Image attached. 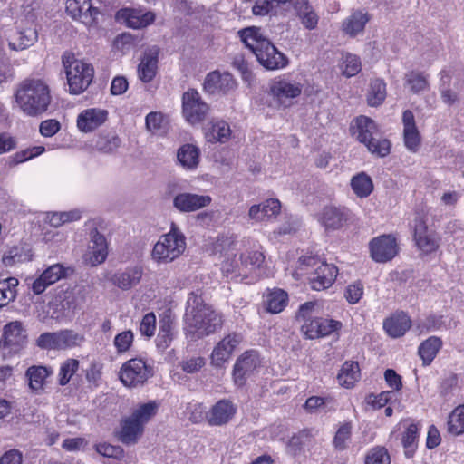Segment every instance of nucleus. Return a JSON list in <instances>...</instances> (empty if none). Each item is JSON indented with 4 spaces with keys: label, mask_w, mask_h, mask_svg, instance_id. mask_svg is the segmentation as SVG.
I'll return each instance as SVG.
<instances>
[{
    "label": "nucleus",
    "mask_w": 464,
    "mask_h": 464,
    "mask_svg": "<svg viewBox=\"0 0 464 464\" xmlns=\"http://www.w3.org/2000/svg\"><path fill=\"white\" fill-rule=\"evenodd\" d=\"M235 245L231 237H218L213 246V254L218 255L219 258H224L221 269L227 277L246 279L249 275L261 266L265 256L262 252L253 250L241 254L240 257L237 259Z\"/></svg>",
    "instance_id": "obj_1"
},
{
    "label": "nucleus",
    "mask_w": 464,
    "mask_h": 464,
    "mask_svg": "<svg viewBox=\"0 0 464 464\" xmlns=\"http://www.w3.org/2000/svg\"><path fill=\"white\" fill-rule=\"evenodd\" d=\"M52 102L51 89L39 78H27L17 84L13 107L27 117H40Z\"/></svg>",
    "instance_id": "obj_2"
},
{
    "label": "nucleus",
    "mask_w": 464,
    "mask_h": 464,
    "mask_svg": "<svg viewBox=\"0 0 464 464\" xmlns=\"http://www.w3.org/2000/svg\"><path fill=\"white\" fill-rule=\"evenodd\" d=\"M186 330L198 338L208 335L221 328L222 316L204 303L201 294L192 292L187 300Z\"/></svg>",
    "instance_id": "obj_3"
},
{
    "label": "nucleus",
    "mask_w": 464,
    "mask_h": 464,
    "mask_svg": "<svg viewBox=\"0 0 464 464\" xmlns=\"http://www.w3.org/2000/svg\"><path fill=\"white\" fill-rule=\"evenodd\" d=\"M187 247L186 237L172 223L168 233L160 237L154 244L150 256L157 265H168L183 255Z\"/></svg>",
    "instance_id": "obj_4"
},
{
    "label": "nucleus",
    "mask_w": 464,
    "mask_h": 464,
    "mask_svg": "<svg viewBox=\"0 0 464 464\" xmlns=\"http://www.w3.org/2000/svg\"><path fill=\"white\" fill-rule=\"evenodd\" d=\"M299 264L300 272H296V275L308 274L311 288L315 291L329 288L338 275V268L334 265L328 264L318 256H302L299 259Z\"/></svg>",
    "instance_id": "obj_5"
},
{
    "label": "nucleus",
    "mask_w": 464,
    "mask_h": 464,
    "mask_svg": "<svg viewBox=\"0 0 464 464\" xmlns=\"http://www.w3.org/2000/svg\"><path fill=\"white\" fill-rule=\"evenodd\" d=\"M351 131L356 140L364 144L372 154L385 157L390 153V140L377 137L378 127L371 118L363 115L357 117L352 123Z\"/></svg>",
    "instance_id": "obj_6"
},
{
    "label": "nucleus",
    "mask_w": 464,
    "mask_h": 464,
    "mask_svg": "<svg viewBox=\"0 0 464 464\" xmlns=\"http://www.w3.org/2000/svg\"><path fill=\"white\" fill-rule=\"evenodd\" d=\"M63 63L70 93L77 95L83 92L92 81V66L82 60L74 58L72 54L63 55Z\"/></svg>",
    "instance_id": "obj_7"
},
{
    "label": "nucleus",
    "mask_w": 464,
    "mask_h": 464,
    "mask_svg": "<svg viewBox=\"0 0 464 464\" xmlns=\"http://www.w3.org/2000/svg\"><path fill=\"white\" fill-rule=\"evenodd\" d=\"M153 376V369L141 358H132L125 362L120 369L119 377L125 387L142 386Z\"/></svg>",
    "instance_id": "obj_8"
},
{
    "label": "nucleus",
    "mask_w": 464,
    "mask_h": 464,
    "mask_svg": "<svg viewBox=\"0 0 464 464\" xmlns=\"http://www.w3.org/2000/svg\"><path fill=\"white\" fill-rule=\"evenodd\" d=\"M260 366L261 360L256 351L245 352L234 364L233 380L235 384L238 387L244 386L247 379L258 372Z\"/></svg>",
    "instance_id": "obj_9"
},
{
    "label": "nucleus",
    "mask_w": 464,
    "mask_h": 464,
    "mask_svg": "<svg viewBox=\"0 0 464 464\" xmlns=\"http://www.w3.org/2000/svg\"><path fill=\"white\" fill-rule=\"evenodd\" d=\"M303 90V84L292 78L276 79L270 85V92L274 99L283 107H288Z\"/></svg>",
    "instance_id": "obj_10"
},
{
    "label": "nucleus",
    "mask_w": 464,
    "mask_h": 464,
    "mask_svg": "<svg viewBox=\"0 0 464 464\" xmlns=\"http://www.w3.org/2000/svg\"><path fill=\"white\" fill-rule=\"evenodd\" d=\"M65 11L73 20L80 21L88 27H95L101 11L91 0H67Z\"/></svg>",
    "instance_id": "obj_11"
},
{
    "label": "nucleus",
    "mask_w": 464,
    "mask_h": 464,
    "mask_svg": "<svg viewBox=\"0 0 464 464\" xmlns=\"http://www.w3.org/2000/svg\"><path fill=\"white\" fill-rule=\"evenodd\" d=\"M183 115L190 124L202 121L208 111V105L204 102L196 90H188L182 97Z\"/></svg>",
    "instance_id": "obj_12"
},
{
    "label": "nucleus",
    "mask_w": 464,
    "mask_h": 464,
    "mask_svg": "<svg viewBox=\"0 0 464 464\" xmlns=\"http://www.w3.org/2000/svg\"><path fill=\"white\" fill-rule=\"evenodd\" d=\"M108 256V243L105 237L97 229L90 233V241L83 256L86 264L96 266L105 262Z\"/></svg>",
    "instance_id": "obj_13"
},
{
    "label": "nucleus",
    "mask_w": 464,
    "mask_h": 464,
    "mask_svg": "<svg viewBox=\"0 0 464 464\" xmlns=\"http://www.w3.org/2000/svg\"><path fill=\"white\" fill-rule=\"evenodd\" d=\"M370 250L374 261L383 263L392 260L398 254V244L393 236L382 235L370 242Z\"/></svg>",
    "instance_id": "obj_14"
},
{
    "label": "nucleus",
    "mask_w": 464,
    "mask_h": 464,
    "mask_svg": "<svg viewBox=\"0 0 464 464\" xmlns=\"http://www.w3.org/2000/svg\"><path fill=\"white\" fill-rule=\"evenodd\" d=\"M243 337L240 334L232 333L226 335L214 347L211 355V364L215 367L223 366L228 360L235 349L242 342Z\"/></svg>",
    "instance_id": "obj_15"
},
{
    "label": "nucleus",
    "mask_w": 464,
    "mask_h": 464,
    "mask_svg": "<svg viewBox=\"0 0 464 464\" xmlns=\"http://www.w3.org/2000/svg\"><path fill=\"white\" fill-rule=\"evenodd\" d=\"M413 237L416 246L423 254L432 253L439 247L437 238L428 231L427 220L420 214L414 219Z\"/></svg>",
    "instance_id": "obj_16"
},
{
    "label": "nucleus",
    "mask_w": 464,
    "mask_h": 464,
    "mask_svg": "<svg viewBox=\"0 0 464 464\" xmlns=\"http://www.w3.org/2000/svg\"><path fill=\"white\" fill-rule=\"evenodd\" d=\"M119 22L133 29L145 28L154 23L156 15L151 11L137 8H122L116 14Z\"/></svg>",
    "instance_id": "obj_17"
},
{
    "label": "nucleus",
    "mask_w": 464,
    "mask_h": 464,
    "mask_svg": "<svg viewBox=\"0 0 464 464\" xmlns=\"http://www.w3.org/2000/svg\"><path fill=\"white\" fill-rule=\"evenodd\" d=\"M109 112L102 108H88L82 111L76 120V126L81 132L90 133L102 126L108 120Z\"/></svg>",
    "instance_id": "obj_18"
},
{
    "label": "nucleus",
    "mask_w": 464,
    "mask_h": 464,
    "mask_svg": "<svg viewBox=\"0 0 464 464\" xmlns=\"http://www.w3.org/2000/svg\"><path fill=\"white\" fill-rule=\"evenodd\" d=\"M341 328L340 321L330 318H314L302 325V330L308 339L328 336Z\"/></svg>",
    "instance_id": "obj_19"
},
{
    "label": "nucleus",
    "mask_w": 464,
    "mask_h": 464,
    "mask_svg": "<svg viewBox=\"0 0 464 464\" xmlns=\"http://www.w3.org/2000/svg\"><path fill=\"white\" fill-rule=\"evenodd\" d=\"M281 210V203L276 198H268L259 204H255L248 210L251 222L266 224L272 221Z\"/></svg>",
    "instance_id": "obj_20"
},
{
    "label": "nucleus",
    "mask_w": 464,
    "mask_h": 464,
    "mask_svg": "<svg viewBox=\"0 0 464 464\" xmlns=\"http://www.w3.org/2000/svg\"><path fill=\"white\" fill-rule=\"evenodd\" d=\"M26 330L20 321H13L4 326L1 344L8 347L10 352H17L26 343Z\"/></svg>",
    "instance_id": "obj_21"
},
{
    "label": "nucleus",
    "mask_w": 464,
    "mask_h": 464,
    "mask_svg": "<svg viewBox=\"0 0 464 464\" xmlns=\"http://www.w3.org/2000/svg\"><path fill=\"white\" fill-rule=\"evenodd\" d=\"M264 44V47L258 49L255 53L261 65L267 70H278L287 65L288 59L286 56L280 53L270 41Z\"/></svg>",
    "instance_id": "obj_22"
},
{
    "label": "nucleus",
    "mask_w": 464,
    "mask_h": 464,
    "mask_svg": "<svg viewBox=\"0 0 464 464\" xmlns=\"http://www.w3.org/2000/svg\"><path fill=\"white\" fill-rule=\"evenodd\" d=\"M69 268L62 264H54L48 266L34 281L32 283V291L35 295L43 294L51 285L66 277Z\"/></svg>",
    "instance_id": "obj_23"
},
{
    "label": "nucleus",
    "mask_w": 464,
    "mask_h": 464,
    "mask_svg": "<svg viewBox=\"0 0 464 464\" xmlns=\"http://www.w3.org/2000/svg\"><path fill=\"white\" fill-rule=\"evenodd\" d=\"M210 203L211 198L208 195L182 192L173 198L174 208L183 213L195 212L208 207Z\"/></svg>",
    "instance_id": "obj_24"
},
{
    "label": "nucleus",
    "mask_w": 464,
    "mask_h": 464,
    "mask_svg": "<svg viewBox=\"0 0 464 464\" xmlns=\"http://www.w3.org/2000/svg\"><path fill=\"white\" fill-rule=\"evenodd\" d=\"M236 82L231 73L214 71L209 72L204 82V89L208 93H227L235 89Z\"/></svg>",
    "instance_id": "obj_25"
},
{
    "label": "nucleus",
    "mask_w": 464,
    "mask_h": 464,
    "mask_svg": "<svg viewBox=\"0 0 464 464\" xmlns=\"http://www.w3.org/2000/svg\"><path fill=\"white\" fill-rule=\"evenodd\" d=\"M403 141L408 150L417 152L420 145V134L416 126L413 112L406 110L402 114Z\"/></svg>",
    "instance_id": "obj_26"
},
{
    "label": "nucleus",
    "mask_w": 464,
    "mask_h": 464,
    "mask_svg": "<svg viewBox=\"0 0 464 464\" xmlns=\"http://www.w3.org/2000/svg\"><path fill=\"white\" fill-rule=\"evenodd\" d=\"M160 49L153 46L146 50L138 66V76L143 82H151L158 71Z\"/></svg>",
    "instance_id": "obj_27"
},
{
    "label": "nucleus",
    "mask_w": 464,
    "mask_h": 464,
    "mask_svg": "<svg viewBox=\"0 0 464 464\" xmlns=\"http://www.w3.org/2000/svg\"><path fill=\"white\" fill-rule=\"evenodd\" d=\"M237 407L229 400H220L212 406L207 413V420L210 425L221 426L227 423L235 415Z\"/></svg>",
    "instance_id": "obj_28"
},
{
    "label": "nucleus",
    "mask_w": 464,
    "mask_h": 464,
    "mask_svg": "<svg viewBox=\"0 0 464 464\" xmlns=\"http://www.w3.org/2000/svg\"><path fill=\"white\" fill-rule=\"evenodd\" d=\"M142 273V268L140 266H129L115 272L110 281L121 290H129L140 283Z\"/></svg>",
    "instance_id": "obj_29"
},
{
    "label": "nucleus",
    "mask_w": 464,
    "mask_h": 464,
    "mask_svg": "<svg viewBox=\"0 0 464 464\" xmlns=\"http://www.w3.org/2000/svg\"><path fill=\"white\" fill-rule=\"evenodd\" d=\"M38 39V34L33 27H16L8 36V44L12 50L22 51L32 46Z\"/></svg>",
    "instance_id": "obj_30"
},
{
    "label": "nucleus",
    "mask_w": 464,
    "mask_h": 464,
    "mask_svg": "<svg viewBox=\"0 0 464 464\" xmlns=\"http://www.w3.org/2000/svg\"><path fill=\"white\" fill-rule=\"evenodd\" d=\"M348 210L344 208L325 207L321 214L320 222L327 230L341 228L347 221Z\"/></svg>",
    "instance_id": "obj_31"
},
{
    "label": "nucleus",
    "mask_w": 464,
    "mask_h": 464,
    "mask_svg": "<svg viewBox=\"0 0 464 464\" xmlns=\"http://www.w3.org/2000/svg\"><path fill=\"white\" fill-rule=\"evenodd\" d=\"M411 326V320L409 315L403 312L396 313L387 318L383 323V327L392 338H398L406 334Z\"/></svg>",
    "instance_id": "obj_32"
},
{
    "label": "nucleus",
    "mask_w": 464,
    "mask_h": 464,
    "mask_svg": "<svg viewBox=\"0 0 464 464\" xmlns=\"http://www.w3.org/2000/svg\"><path fill=\"white\" fill-rule=\"evenodd\" d=\"M53 374V370L46 366H31L26 371L30 390L35 394L44 392L46 379Z\"/></svg>",
    "instance_id": "obj_33"
},
{
    "label": "nucleus",
    "mask_w": 464,
    "mask_h": 464,
    "mask_svg": "<svg viewBox=\"0 0 464 464\" xmlns=\"http://www.w3.org/2000/svg\"><path fill=\"white\" fill-rule=\"evenodd\" d=\"M238 35L244 44L255 54L264 47L269 39L263 34L260 27L250 26L238 31Z\"/></svg>",
    "instance_id": "obj_34"
},
{
    "label": "nucleus",
    "mask_w": 464,
    "mask_h": 464,
    "mask_svg": "<svg viewBox=\"0 0 464 464\" xmlns=\"http://www.w3.org/2000/svg\"><path fill=\"white\" fill-rule=\"evenodd\" d=\"M369 20L370 17L366 12L356 10L343 22L342 29L347 35L354 37L363 32Z\"/></svg>",
    "instance_id": "obj_35"
},
{
    "label": "nucleus",
    "mask_w": 464,
    "mask_h": 464,
    "mask_svg": "<svg viewBox=\"0 0 464 464\" xmlns=\"http://www.w3.org/2000/svg\"><path fill=\"white\" fill-rule=\"evenodd\" d=\"M294 8L302 24L308 30L314 29L318 24V15L307 0H295Z\"/></svg>",
    "instance_id": "obj_36"
},
{
    "label": "nucleus",
    "mask_w": 464,
    "mask_h": 464,
    "mask_svg": "<svg viewBox=\"0 0 464 464\" xmlns=\"http://www.w3.org/2000/svg\"><path fill=\"white\" fill-rule=\"evenodd\" d=\"M199 156V149L192 144H184L177 152V159L179 164L187 169H194L198 167Z\"/></svg>",
    "instance_id": "obj_37"
},
{
    "label": "nucleus",
    "mask_w": 464,
    "mask_h": 464,
    "mask_svg": "<svg viewBox=\"0 0 464 464\" xmlns=\"http://www.w3.org/2000/svg\"><path fill=\"white\" fill-rule=\"evenodd\" d=\"M361 377L359 364L356 362H345L337 375L339 384L344 388H352Z\"/></svg>",
    "instance_id": "obj_38"
},
{
    "label": "nucleus",
    "mask_w": 464,
    "mask_h": 464,
    "mask_svg": "<svg viewBox=\"0 0 464 464\" xmlns=\"http://www.w3.org/2000/svg\"><path fill=\"white\" fill-rule=\"evenodd\" d=\"M231 129L229 124L222 120L211 122L210 128L206 131V138L210 142L225 143L231 137Z\"/></svg>",
    "instance_id": "obj_39"
},
{
    "label": "nucleus",
    "mask_w": 464,
    "mask_h": 464,
    "mask_svg": "<svg viewBox=\"0 0 464 464\" xmlns=\"http://www.w3.org/2000/svg\"><path fill=\"white\" fill-rule=\"evenodd\" d=\"M143 430V427L130 416L121 422V429L119 434L120 440L126 444L134 443L141 436Z\"/></svg>",
    "instance_id": "obj_40"
},
{
    "label": "nucleus",
    "mask_w": 464,
    "mask_h": 464,
    "mask_svg": "<svg viewBox=\"0 0 464 464\" xmlns=\"http://www.w3.org/2000/svg\"><path fill=\"white\" fill-rule=\"evenodd\" d=\"M441 346L442 341L437 336H431L420 344L418 352L424 365L431 363Z\"/></svg>",
    "instance_id": "obj_41"
},
{
    "label": "nucleus",
    "mask_w": 464,
    "mask_h": 464,
    "mask_svg": "<svg viewBox=\"0 0 464 464\" xmlns=\"http://www.w3.org/2000/svg\"><path fill=\"white\" fill-rule=\"evenodd\" d=\"M160 403L156 401L139 404L133 410L130 417L144 428V426L156 415Z\"/></svg>",
    "instance_id": "obj_42"
},
{
    "label": "nucleus",
    "mask_w": 464,
    "mask_h": 464,
    "mask_svg": "<svg viewBox=\"0 0 464 464\" xmlns=\"http://www.w3.org/2000/svg\"><path fill=\"white\" fill-rule=\"evenodd\" d=\"M288 302V295L282 289H274L270 291L265 300L266 310L271 314L282 312Z\"/></svg>",
    "instance_id": "obj_43"
},
{
    "label": "nucleus",
    "mask_w": 464,
    "mask_h": 464,
    "mask_svg": "<svg viewBox=\"0 0 464 464\" xmlns=\"http://www.w3.org/2000/svg\"><path fill=\"white\" fill-rule=\"evenodd\" d=\"M351 188L357 197L364 198L372 192L373 182L368 174L360 172L352 178Z\"/></svg>",
    "instance_id": "obj_44"
},
{
    "label": "nucleus",
    "mask_w": 464,
    "mask_h": 464,
    "mask_svg": "<svg viewBox=\"0 0 464 464\" xmlns=\"http://www.w3.org/2000/svg\"><path fill=\"white\" fill-rule=\"evenodd\" d=\"M19 281L16 277H7L0 280V307L14 301L17 295Z\"/></svg>",
    "instance_id": "obj_45"
},
{
    "label": "nucleus",
    "mask_w": 464,
    "mask_h": 464,
    "mask_svg": "<svg viewBox=\"0 0 464 464\" xmlns=\"http://www.w3.org/2000/svg\"><path fill=\"white\" fill-rule=\"evenodd\" d=\"M82 211L80 209H71L62 212H48L46 221L53 227H58L65 223L80 220Z\"/></svg>",
    "instance_id": "obj_46"
},
{
    "label": "nucleus",
    "mask_w": 464,
    "mask_h": 464,
    "mask_svg": "<svg viewBox=\"0 0 464 464\" xmlns=\"http://www.w3.org/2000/svg\"><path fill=\"white\" fill-rule=\"evenodd\" d=\"M419 436V427L415 423L407 425L401 437V444L404 448V453L407 458H411L417 448Z\"/></svg>",
    "instance_id": "obj_47"
},
{
    "label": "nucleus",
    "mask_w": 464,
    "mask_h": 464,
    "mask_svg": "<svg viewBox=\"0 0 464 464\" xmlns=\"http://www.w3.org/2000/svg\"><path fill=\"white\" fill-rule=\"evenodd\" d=\"M121 139L115 133L100 135L95 142L97 150L106 154L114 153L121 146Z\"/></svg>",
    "instance_id": "obj_48"
},
{
    "label": "nucleus",
    "mask_w": 464,
    "mask_h": 464,
    "mask_svg": "<svg viewBox=\"0 0 464 464\" xmlns=\"http://www.w3.org/2000/svg\"><path fill=\"white\" fill-rule=\"evenodd\" d=\"M386 98V84L382 80H373L370 84L368 92V104L370 106H378L383 102Z\"/></svg>",
    "instance_id": "obj_49"
},
{
    "label": "nucleus",
    "mask_w": 464,
    "mask_h": 464,
    "mask_svg": "<svg viewBox=\"0 0 464 464\" xmlns=\"http://www.w3.org/2000/svg\"><path fill=\"white\" fill-rule=\"evenodd\" d=\"M58 334L61 350L73 349L84 342V336L73 330H61Z\"/></svg>",
    "instance_id": "obj_50"
},
{
    "label": "nucleus",
    "mask_w": 464,
    "mask_h": 464,
    "mask_svg": "<svg viewBox=\"0 0 464 464\" xmlns=\"http://www.w3.org/2000/svg\"><path fill=\"white\" fill-rule=\"evenodd\" d=\"M172 325L169 321H161L160 323L159 334L156 337V346L159 351L164 352L170 346L173 340Z\"/></svg>",
    "instance_id": "obj_51"
},
{
    "label": "nucleus",
    "mask_w": 464,
    "mask_h": 464,
    "mask_svg": "<svg viewBox=\"0 0 464 464\" xmlns=\"http://www.w3.org/2000/svg\"><path fill=\"white\" fill-rule=\"evenodd\" d=\"M448 431L452 435L464 433V404L455 408L450 414Z\"/></svg>",
    "instance_id": "obj_52"
},
{
    "label": "nucleus",
    "mask_w": 464,
    "mask_h": 464,
    "mask_svg": "<svg viewBox=\"0 0 464 464\" xmlns=\"http://www.w3.org/2000/svg\"><path fill=\"white\" fill-rule=\"evenodd\" d=\"M341 70L346 77H352L359 73L362 70V63L359 56L350 53L343 54Z\"/></svg>",
    "instance_id": "obj_53"
},
{
    "label": "nucleus",
    "mask_w": 464,
    "mask_h": 464,
    "mask_svg": "<svg viewBox=\"0 0 464 464\" xmlns=\"http://www.w3.org/2000/svg\"><path fill=\"white\" fill-rule=\"evenodd\" d=\"M79 369V361L73 358L65 360L60 366L58 372V382L64 386L71 381L72 377Z\"/></svg>",
    "instance_id": "obj_54"
},
{
    "label": "nucleus",
    "mask_w": 464,
    "mask_h": 464,
    "mask_svg": "<svg viewBox=\"0 0 464 464\" xmlns=\"http://www.w3.org/2000/svg\"><path fill=\"white\" fill-rule=\"evenodd\" d=\"M134 342V333L125 330L117 334L113 339V346L118 354L128 353Z\"/></svg>",
    "instance_id": "obj_55"
},
{
    "label": "nucleus",
    "mask_w": 464,
    "mask_h": 464,
    "mask_svg": "<svg viewBox=\"0 0 464 464\" xmlns=\"http://www.w3.org/2000/svg\"><path fill=\"white\" fill-rule=\"evenodd\" d=\"M405 82L413 93H419L429 86L427 77L416 71H411L405 75Z\"/></svg>",
    "instance_id": "obj_56"
},
{
    "label": "nucleus",
    "mask_w": 464,
    "mask_h": 464,
    "mask_svg": "<svg viewBox=\"0 0 464 464\" xmlns=\"http://www.w3.org/2000/svg\"><path fill=\"white\" fill-rule=\"evenodd\" d=\"M300 226L298 218L289 217L272 233L271 238L279 239L280 237L295 233Z\"/></svg>",
    "instance_id": "obj_57"
},
{
    "label": "nucleus",
    "mask_w": 464,
    "mask_h": 464,
    "mask_svg": "<svg viewBox=\"0 0 464 464\" xmlns=\"http://www.w3.org/2000/svg\"><path fill=\"white\" fill-rule=\"evenodd\" d=\"M146 128L153 134H161L165 130L164 117L160 112H150L146 116Z\"/></svg>",
    "instance_id": "obj_58"
},
{
    "label": "nucleus",
    "mask_w": 464,
    "mask_h": 464,
    "mask_svg": "<svg viewBox=\"0 0 464 464\" xmlns=\"http://www.w3.org/2000/svg\"><path fill=\"white\" fill-rule=\"evenodd\" d=\"M36 343L42 349L61 350L58 332L42 334Z\"/></svg>",
    "instance_id": "obj_59"
},
{
    "label": "nucleus",
    "mask_w": 464,
    "mask_h": 464,
    "mask_svg": "<svg viewBox=\"0 0 464 464\" xmlns=\"http://www.w3.org/2000/svg\"><path fill=\"white\" fill-rule=\"evenodd\" d=\"M366 464H390V457L384 448H374L366 456Z\"/></svg>",
    "instance_id": "obj_60"
},
{
    "label": "nucleus",
    "mask_w": 464,
    "mask_h": 464,
    "mask_svg": "<svg viewBox=\"0 0 464 464\" xmlns=\"http://www.w3.org/2000/svg\"><path fill=\"white\" fill-rule=\"evenodd\" d=\"M156 330V316L153 313L146 314L140 322V332L141 335L151 337Z\"/></svg>",
    "instance_id": "obj_61"
},
{
    "label": "nucleus",
    "mask_w": 464,
    "mask_h": 464,
    "mask_svg": "<svg viewBox=\"0 0 464 464\" xmlns=\"http://www.w3.org/2000/svg\"><path fill=\"white\" fill-rule=\"evenodd\" d=\"M351 430L352 426L350 423H344L338 429L334 440L337 449L343 450L345 448L351 437Z\"/></svg>",
    "instance_id": "obj_62"
},
{
    "label": "nucleus",
    "mask_w": 464,
    "mask_h": 464,
    "mask_svg": "<svg viewBox=\"0 0 464 464\" xmlns=\"http://www.w3.org/2000/svg\"><path fill=\"white\" fill-rule=\"evenodd\" d=\"M204 365L205 360L200 356L187 358L180 362L181 369L187 373H195Z\"/></svg>",
    "instance_id": "obj_63"
},
{
    "label": "nucleus",
    "mask_w": 464,
    "mask_h": 464,
    "mask_svg": "<svg viewBox=\"0 0 464 464\" xmlns=\"http://www.w3.org/2000/svg\"><path fill=\"white\" fill-rule=\"evenodd\" d=\"M363 295V285L361 282H355L347 286L345 291V298L348 303L357 304Z\"/></svg>",
    "instance_id": "obj_64"
}]
</instances>
